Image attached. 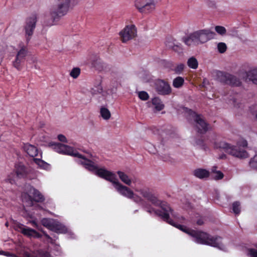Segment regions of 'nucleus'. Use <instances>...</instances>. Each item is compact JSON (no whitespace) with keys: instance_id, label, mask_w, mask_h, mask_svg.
I'll list each match as a JSON object with an SVG mask.
<instances>
[{"instance_id":"nucleus-50","label":"nucleus","mask_w":257,"mask_h":257,"mask_svg":"<svg viewBox=\"0 0 257 257\" xmlns=\"http://www.w3.org/2000/svg\"><path fill=\"white\" fill-rule=\"evenodd\" d=\"M2 61V58L1 57H0V64L1 63Z\"/></svg>"},{"instance_id":"nucleus-53","label":"nucleus","mask_w":257,"mask_h":257,"mask_svg":"<svg viewBox=\"0 0 257 257\" xmlns=\"http://www.w3.org/2000/svg\"><path fill=\"white\" fill-rule=\"evenodd\" d=\"M256 248H257V245H256Z\"/></svg>"},{"instance_id":"nucleus-34","label":"nucleus","mask_w":257,"mask_h":257,"mask_svg":"<svg viewBox=\"0 0 257 257\" xmlns=\"http://www.w3.org/2000/svg\"><path fill=\"white\" fill-rule=\"evenodd\" d=\"M139 97L143 100H147L148 99L149 96L148 93L144 91H140L139 93Z\"/></svg>"},{"instance_id":"nucleus-51","label":"nucleus","mask_w":257,"mask_h":257,"mask_svg":"<svg viewBox=\"0 0 257 257\" xmlns=\"http://www.w3.org/2000/svg\"><path fill=\"white\" fill-rule=\"evenodd\" d=\"M164 160L166 161L167 160V159H164Z\"/></svg>"},{"instance_id":"nucleus-22","label":"nucleus","mask_w":257,"mask_h":257,"mask_svg":"<svg viewBox=\"0 0 257 257\" xmlns=\"http://www.w3.org/2000/svg\"><path fill=\"white\" fill-rule=\"evenodd\" d=\"M49 146L52 147V148L56 152L61 154L62 152L63 149H65L66 147V145L62 144L60 143H57L55 142H50L49 143Z\"/></svg>"},{"instance_id":"nucleus-10","label":"nucleus","mask_w":257,"mask_h":257,"mask_svg":"<svg viewBox=\"0 0 257 257\" xmlns=\"http://www.w3.org/2000/svg\"><path fill=\"white\" fill-rule=\"evenodd\" d=\"M19 50L18 51L15 59L13 61V65L17 70H20L22 67V64L24 62L28 51L26 46L23 43L19 45Z\"/></svg>"},{"instance_id":"nucleus-27","label":"nucleus","mask_w":257,"mask_h":257,"mask_svg":"<svg viewBox=\"0 0 257 257\" xmlns=\"http://www.w3.org/2000/svg\"><path fill=\"white\" fill-rule=\"evenodd\" d=\"M187 64L190 68L194 69H196L198 65L197 59L193 57L188 59Z\"/></svg>"},{"instance_id":"nucleus-29","label":"nucleus","mask_w":257,"mask_h":257,"mask_svg":"<svg viewBox=\"0 0 257 257\" xmlns=\"http://www.w3.org/2000/svg\"><path fill=\"white\" fill-rule=\"evenodd\" d=\"M80 74V69L78 67L73 68L70 73V75L73 78H77Z\"/></svg>"},{"instance_id":"nucleus-41","label":"nucleus","mask_w":257,"mask_h":257,"mask_svg":"<svg viewBox=\"0 0 257 257\" xmlns=\"http://www.w3.org/2000/svg\"><path fill=\"white\" fill-rule=\"evenodd\" d=\"M58 139L59 140V141L62 142H64V143L67 142V140L66 138L65 137V136L63 135H61V134L59 135L58 136Z\"/></svg>"},{"instance_id":"nucleus-35","label":"nucleus","mask_w":257,"mask_h":257,"mask_svg":"<svg viewBox=\"0 0 257 257\" xmlns=\"http://www.w3.org/2000/svg\"><path fill=\"white\" fill-rule=\"evenodd\" d=\"M223 174L220 171L216 172V173L214 175L213 178L215 180H218L223 178Z\"/></svg>"},{"instance_id":"nucleus-19","label":"nucleus","mask_w":257,"mask_h":257,"mask_svg":"<svg viewBox=\"0 0 257 257\" xmlns=\"http://www.w3.org/2000/svg\"><path fill=\"white\" fill-rule=\"evenodd\" d=\"M209 171L204 169H197L193 171V175L197 178L200 179L207 178L209 176Z\"/></svg>"},{"instance_id":"nucleus-15","label":"nucleus","mask_w":257,"mask_h":257,"mask_svg":"<svg viewBox=\"0 0 257 257\" xmlns=\"http://www.w3.org/2000/svg\"><path fill=\"white\" fill-rule=\"evenodd\" d=\"M120 180L125 184L132 186V184L133 183L135 185H138L140 183V181L136 178H131L125 173L118 171L117 172Z\"/></svg>"},{"instance_id":"nucleus-32","label":"nucleus","mask_w":257,"mask_h":257,"mask_svg":"<svg viewBox=\"0 0 257 257\" xmlns=\"http://www.w3.org/2000/svg\"><path fill=\"white\" fill-rule=\"evenodd\" d=\"M240 203L238 202H235L232 204V210L233 212L238 214L240 212Z\"/></svg>"},{"instance_id":"nucleus-48","label":"nucleus","mask_w":257,"mask_h":257,"mask_svg":"<svg viewBox=\"0 0 257 257\" xmlns=\"http://www.w3.org/2000/svg\"><path fill=\"white\" fill-rule=\"evenodd\" d=\"M26 255L27 256V257H32L29 253H26Z\"/></svg>"},{"instance_id":"nucleus-9","label":"nucleus","mask_w":257,"mask_h":257,"mask_svg":"<svg viewBox=\"0 0 257 257\" xmlns=\"http://www.w3.org/2000/svg\"><path fill=\"white\" fill-rule=\"evenodd\" d=\"M190 118L192 119L195 125L196 130L197 132L200 134H204L208 130V124L205 122L203 117L197 114L194 111L191 109L186 108Z\"/></svg>"},{"instance_id":"nucleus-16","label":"nucleus","mask_w":257,"mask_h":257,"mask_svg":"<svg viewBox=\"0 0 257 257\" xmlns=\"http://www.w3.org/2000/svg\"><path fill=\"white\" fill-rule=\"evenodd\" d=\"M200 43H204L212 39L215 34L208 29L198 30Z\"/></svg>"},{"instance_id":"nucleus-33","label":"nucleus","mask_w":257,"mask_h":257,"mask_svg":"<svg viewBox=\"0 0 257 257\" xmlns=\"http://www.w3.org/2000/svg\"><path fill=\"white\" fill-rule=\"evenodd\" d=\"M250 167L257 169V154L249 161Z\"/></svg>"},{"instance_id":"nucleus-42","label":"nucleus","mask_w":257,"mask_h":257,"mask_svg":"<svg viewBox=\"0 0 257 257\" xmlns=\"http://www.w3.org/2000/svg\"><path fill=\"white\" fill-rule=\"evenodd\" d=\"M184 65L183 64H180L178 65L176 68L175 71L177 72H180L184 69Z\"/></svg>"},{"instance_id":"nucleus-40","label":"nucleus","mask_w":257,"mask_h":257,"mask_svg":"<svg viewBox=\"0 0 257 257\" xmlns=\"http://www.w3.org/2000/svg\"><path fill=\"white\" fill-rule=\"evenodd\" d=\"M250 111L253 114H255L257 118V105H254L250 107Z\"/></svg>"},{"instance_id":"nucleus-20","label":"nucleus","mask_w":257,"mask_h":257,"mask_svg":"<svg viewBox=\"0 0 257 257\" xmlns=\"http://www.w3.org/2000/svg\"><path fill=\"white\" fill-rule=\"evenodd\" d=\"M246 75L249 80L257 85V67L251 68L246 72Z\"/></svg>"},{"instance_id":"nucleus-5","label":"nucleus","mask_w":257,"mask_h":257,"mask_svg":"<svg viewBox=\"0 0 257 257\" xmlns=\"http://www.w3.org/2000/svg\"><path fill=\"white\" fill-rule=\"evenodd\" d=\"M24 150L29 156L34 158V162L40 168L45 170L50 169L49 164L41 159L42 152L37 147L29 144H26L24 145Z\"/></svg>"},{"instance_id":"nucleus-37","label":"nucleus","mask_w":257,"mask_h":257,"mask_svg":"<svg viewBox=\"0 0 257 257\" xmlns=\"http://www.w3.org/2000/svg\"><path fill=\"white\" fill-rule=\"evenodd\" d=\"M247 254L250 257H257V250L253 248L249 249Z\"/></svg>"},{"instance_id":"nucleus-43","label":"nucleus","mask_w":257,"mask_h":257,"mask_svg":"<svg viewBox=\"0 0 257 257\" xmlns=\"http://www.w3.org/2000/svg\"><path fill=\"white\" fill-rule=\"evenodd\" d=\"M30 223L34 227L37 228L39 230H40V227L39 225L38 224L37 222L35 220H32L30 222Z\"/></svg>"},{"instance_id":"nucleus-23","label":"nucleus","mask_w":257,"mask_h":257,"mask_svg":"<svg viewBox=\"0 0 257 257\" xmlns=\"http://www.w3.org/2000/svg\"><path fill=\"white\" fill-rule=\"evenodd\" d=\"M152 104L155 106L156 109L158 111L162 110L164 107V105L163 104L161 99L158 97H155L152 99Z\"/></svg>"},{"instance_id":"nucleus-36","label":"nucleus","mask_w":257,"mask_h":257,"mask_svg":"<svg viewBox=\"0 0 257 257\" xmlns=\"http://www.w3.org/2000/svg\"><path fill=\"white\" fill-rule=\"evenodd\" d=\"M172 49L178 53H181L182 52V48L181 47V44L178 43L174 44Z\"/></svg>"},{"instance_id":"nucleus-44","label":"nucleus","mask_w":257,"mask_h":257,"mask_svg":"<svg viewBox=\"0 0 257 257\" xmlns=\"http://www.w3.org/2000/svg\"><path fill=\"white\" fill-rule=\"evenodd\" d=\"M44 235L46 236V237L49 240V242H52V239L49 235H48L46 233H44Z\"/></svg>"},{"instance_id":"nucleus-11","label":"nucleus","mask_w":257,"mask_h":257,"mask_svg":"<svg viewBox=\"0 0 257 257\" xmlns=\"http://www.w3.org/2000/svg\"><path fill=\"white\" fill-rule=\"evenodd\" d=\"M156 91L160 95H168L171 93L172 88L170 84L162 79L156 80L154 83Z\"/></svg>"},{"instance_id":"nucleus-31","label":"nucleus","mask_w":257,"mask_h":257,"mask_svg":"<svg viewBox=\"0 0 257 257\" xmlns=\"http://www.w3.org/2000/svg\"><path fill=\"white\" fill-rule=\"evenodd\" d=\"M215 31L220 35H224L226 34V29L223 26H217L215 27Z\"/></svg>"},{"instance_id":"nucleus-30","label":"nucleus","mask_w":257,"mask_h":257,"mask_svg":"<svg viewBox=\"0 0 257 257\" xmlns=\"http://www.w3.org/2000/svg\"><path fill=\"white\" fill-rule=\"evenodd\" d=\"M217 49L219 53H223L227 49L226 45L224 43L220 42L217 44Z\"/></svg>"},{"instance_id":"nucleus-47","label":"nucleus","mask_w":257,"mask_h":257,"mask_svg":"<svg viewBox=\"0 0 257 257\" xmlns=\"http://www.w3.org/2000/svg\"><path fill=\"white\" fill-rule=\"evenodd\" d=\"M225 157H226L225 155H222V156H220V159H223L224 158H225Z\"/></svg>"},{"instance_id":"nucleus-17","label":"nucleus","mask_w":257,"mask_h":257,"mask_svg":"<svg viewBox=\"0 0 257 257\" xmlns=\"http://www.w3.org/2000/svg\"><path fill=\"white\" fill-rule=\"evenodd\" d=\"M183 42L188 46L200 43L198 31L190 34L187 38H184Z\"/></svg>"},{"instance_id":"nucleus-18","label":"nucleus","mask_w":257,"mask_h":257,"mask_svg":"<svg viewBox=\"0 0 257 257\" xmlns=\"http://www.w3.org/2000/svg\"><path fill=\"white\" fill-rule=\"evenodd\" d=\"M19 228L23 234L28 237H34L36 238H40L41 237V235L36 230L28 227L23 224H20Z\"/></svg>"},{"instance_id":"nucleus-21","label":"nucleus","mask_w":257,"mask_h":257,"mask_svg":"<svg viewBox=\"0 0 257 257\" xmlns=\"http://www.w3.org/2000/svg\"><path fill=\"white\" fill-rule=\"evenodd\" d=\"M51 230L57 233H65L67 229L64 225L55 220Z\"/></svg>"},{"instance_id":"nucleus-13","label":"nucleus","mask_w":257,"mask_h":257,"mask_svg":"<svg viewBox=\"0 0 257 257\" xmlns=\"http://www.w3.org/2000/svg\"><path fill=\"white\" fill-rule=\"evenodd\" d=\"M27 172V170L24 165L21 163L17 164L16 165L15 174H12L13 177L9 176L8 178L5 180V182L6 183L8 182L12 184L15 182V179L13 177L15 175L19 178H24L26 176Z\"/></svg>"},{"instance_id":"nucleus-52","label":"nucleus","mask_w":257,"mask_h":257,"mask_svg":"<svg viewBox=\"0 0 257 257\" xmlns=\"http://www.w3.org/2000/svg\"><path fill=\"white\" fill-rule=\"evenodd\" d=\"M206 80H204L203 83H205Z\"/></svg>"},{"instance_id":"nucleus-8","label":"nucleus","mask_w":257,"mask_h":257,"mask_svg":"<svg viewBox=\"0 0 257 257\" xmlns=\"http://www.w3.org/2000/svg\"><path fill=\"white\" fill-rule=\"evenodd\" d=\"M215 79L218 81L233 86H238L241 82L236 77L228 73L216 70L214 72Z\"/></svg>"},{"instance_id":"nucleus-12","label":"nucleus","mask_w":257,"mask_h":257,"mask_svg":"<svg viewBox=\"0 0 257 257\" xmlns=\"http://www.w3.org/2000/svg\"><path fill=\"white\" fill-rule=\"evenodd\" d=\"M137 29L134 25L126 26L119 32L121 40L123 43L133 39L137 36Z\"/></svg>"},{"instance_id":"nucleus-2","label":"nucleus","mask_w":257,"mask_h":257,"mask_svg":"<svg viewBox=\"0 0 257 257\" xmlns=\"http://www.w3.org/2000/svg\"><path fill=\"white\" fill-rule=\"evenodd\" d=\"M62 151L61 154L78 158L79 159L77 161L78 164L82 165L86 169L94 173L96 175L107 181L114 182L115 177L112 172L104 168H99L93 162L84 158L73 148L66 145V148L63 149Z\"/></svg>"},{"instance_id":"nucleus-38","label":"nucleus","mask_w":257,"mask_h":257,"mask_svg":"<svg viewBox=\"0 0 257 257\" xmlns=\"http://www.w3.org/2000/svg\"><path fill=\"white\" fill-rule=\"evenodd\" d=\"M176 44V43L175 42V41L172 39H168L166 42V46L170 49H172L174 44Z\"/></svg>"},{"instance_id":"nucleus-45","label":"nucleus","mask_w":257,"mask_h":257,"mask_svg":"<svg viewBox=\"0 0 257 257\" xmlns=\"http://www.w3.org/2000/svg\"><path fill=\"white\" fill-rule=\"evenodd\" d=\"M216 169H217V167L216 166L213 167L211 169V171L213 173H214V174H215L216 173V171H218L217 170H216Z\"/></svg>"},{"instance_id":"nucleus-46","label":"nucleus","mask_w":257,"mask_h":257,"mask_svg":"<svg viewBox=\"0 0 257 257\" xmlns=\"http://www.w3.org/2000/svg\"><path fill=\"white\" fill-rule=\"evenodd\" d=\"M197 223L198 225H201L203 224V221L202 219H199L197 221Z\"/></svg>"},{"instance_id":"nucleus-3","label":"nucleus","mask_w":257,"mask_h":257,"mask_svg":"<svg viewBox=\"0 0 257 257\" xmlns=\"http://www.w3.org/2000/svg\"><path fill=\"white\" fill-rule=\"evenodd\" d=\"M78 0H54L46 13L45 18L48 20L47 25L52 26L65 16L70 9L78 3Z\"/></svg>"},{"instance_id":"nucleus-49","label":"nucleus","mask_w":257,"mask_h":257,"mask_svg":"<svg viewBox=\"0 0 257 257\" xmlns=\"http://www.w3.org/2000/svg\"><path fill=\"white\" fill-rule=\"evenodd\" d=\"M5 225H6V226H8V225H9V223H8V222H7L5 223Z\"/></svg>"},{"instance_id":"nucleus-7","label":"nucleus","mask_w":257,"mask_h":257,"mask_svg":"<svg viewBox=\"0 0 257 257\" xmlns=\"http://www.w3.org/2000/svg\"><path fill=\"white\" fill-rule=\"evenodd\" d=\"M158 3V0H136L135 7L140 13L148 14L155 11Z\"/></svg>"},{"instance_id":"nucleus-24","label":"nucleus","mask_w":257,"mask_h":257,"mask_svg":"<svg viewBox=\"0 0 257 257\" xmlns=\"http://www.w3.org/2000/svg\"><path fill=\"white\" fill-rule=\"evenodd\" d=\"M55 220L49 218H43L41 220L42 225L50 230H52Z\"/></svg>"},{"instance_id":"nucleus-1","label":"nucleus","mask_w":257,"mask_h":257,"mask_svg":"<svg viewBox=\"0 0 257 257\" xmlns=\"http://www.w3.org/2000/svg\"><path fill=\"white\" fill-rule=\"evenodd\" d=\"M114 175L115 179L114 182H111L114 188L117 192L121 195L129 199H133L134 201L141 205L144 209L150 214L154 213L160 216L163 220L166 221L183 232L188 234L192 237L194 241L197 243L209 245L220 249H223V245L221 241V238L219 237H214L208 233L198 230L190 229L187 227L180 224H176L170 218V215L174 216L173 210L165 202H162L159 200L157 197L152 190L147 187L140 188L137 185L133 187L135 191L139 193L144 198L147 199L155 206H160L161 209L156 210L148 205L146 202L141 197L135 194L133 190L128 187L121 184L116 178V175L112 172Z\"/></svg>"},{"instance_id":"nucleus-26","label":"nucleus","mask_w":257,"mask_h":257,"mask_svg":"<svg viewBox=\"0 0 257 257\" xmlns=\"http://www.w3.org/2000/svg\"><path fill=\"white\" fill-rule=\"evenodd\" d=\"M184 82V78L182 77L178 76L173 80V86L175 88H178L183 85Z\"/></svg>"},{"instance_id":"nucleus-28","label":"nucleus","mask_w":257,"mask_h":257,"mask_svg":"<svg viewBox=\"0 0 257 257\" xmlns=\"http://www.w3.org/2000/svg\"><path fill=\"white\" fill-rule=\"evenodd\" d=\"M91 64L97 70H100L102 68L100 60L97 57L91 61Z\"/></svg>"},{"instance_id":"nucleus-25","label":"nucleus","mask_w":257,"mask_h":257,"mask_svg":"<svg viewBox=\"0 0 257 257\" xmlns=\"http://www.w3.org/2000/svg\"><path fill=\"white\" fill-rule=\"evenodd\" d=\"M100 113L102 117L105 120L109 119L111 116L109 110L104 107H102L100 108Z\"/></svg>"},{"instance_id":"nucleus-4","label":"nucleus","mask_w":257,"mask_h":257,"mask_svg":"<svg viewBox=\"0 0 257 257\" xmlns=\"http://www.w3.org/2000/svg\"><path fill=\"white\" fill-rule=\"evenodd\" d=\"M247 142L246 140H241L237 143L236 146H232L224 141L216 142L214 147L223 150L226 153L235 157L240 159H244L248 157L247 152L240 147L245 148L247 147Z\"/></svg>"},{"instance_id":"nucleus-14","label":"nucleus","mask_w":257,"mask_h":257,"mask_svg":"<svg viewBox=\"0 0 257 257\" xmlns=\"http://www.w3.org/2000/svg\"><path fill=\"white\" fill-rule=\"evenodd\" d=\"M37 17L35 15L29 18L26 21V25L25 27V33L27 36V41L30 40V38L33 34V31L36 27Z\"/></svg>"},{"instance_id":"nucleus-39","label":"nucleus","mask_w":257,"mask_h":257,"mask_svg":"<svg viewBox=\"0 0 257 257\" xmlns=\"http://www.w3.org/2000/svg\"><path fill=\"white\" fill-rule=\"evenodd\" d=\"M146 148L148 149V151L152 154H155V148L154 146L150 144H147L146 146Z\"/></svg>"},{"instance_id":"nucleus-6","label":"nucleus","mask_w":257,"mask_h":257,"mask_svg":"<svg viewBox=\"0 0 257 257\" xmlns=\"http://www.w3.org/2000/svg\"><path fill=\"white\" fill-rule=\"evenodd\" d=\"M26 190L29 194L33 195V198L27 193H24L22 195L23 202H27L29 205L32 206L33 201L37 202H42L45 200V197L43 194L37 189L31 185L26 187Z\"/></svg>"}]
</instances>
